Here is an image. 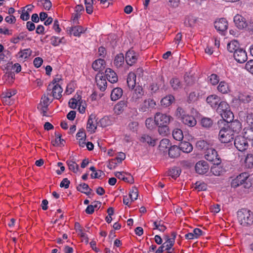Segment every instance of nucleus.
Here are the masks:
<instances>
[{
  "mask_svg": "<svg viewBox=\"0 0 253 253\" xmlns=\"http://www.w3.org/2000/svg\"><path fill=\"white\" fill-rule=\"evenodd\" d=\"M138 57V53L133 50H129L126 54L125 60L128 65L131 66L136 62Z\"/></svg>",
  "mask_w": 253,
  "mask_h": 253,
  "instance_id": "obj_10",
  "label": "nucleus"
},
{
  "mask_svg": "<svg viewBox=\"0 0 253 253\" xmlns=\"http://www.w3.org/2000/svg\"><path fill=\"white\" fill-rule=\"evenodd\" d=\"M47 90H52V96L55 99H59L62 96L61 93L63 91V89L58 84H56L53 86L49 84L47 87Z\"/></svg>",
  "mask_w": 253,
  "mask_h": 253,
  "instance_id": "obj_9",
  "label": "nucleus"
},
{
  "mask_svg": "<svg viewBox=\"0 0 253 253\" xmlns=\"http://www.w3.org/2000/svg\"><path fill=\"white\" fill-rule=\"evenodd\" d=\"M81 99V97L78 95L77 99L72 98L69 102V106L72 109H75L77 108V104L80 103V101Z\"/></svg>",
  "mask_w": 253,
  "mask_h": 253,
  "instance_id": "obj_48",
  "label": "nucleus"
},
{
  "mask_svg": "<svg viewBox=\"0 0 253 253\" xmlns=\"http://www.w3.org/2000/svg\"><path fill=\"white\" fill-rule=\"evenodd\" d=\"M127 107V101L121 100L117 103L114 107L115 113L117 115L122 114Z\"/></svg>",
  "mask_w": 253,
  "mask_h": 253,
  "instance_id": "obj_21",
  "label": "nucleus"
},
{
  "mask_svg": "<svg viewBox=\"0 0 253 253\" xmlns=\"http://www.w3.org/2000/svg\"><path fill=\"white\" fill-rule=\"evenodd\" d=\"M105 61L102 59H98L94 61L92 67L95 71L102 70L105 68Z\"/></svg>",
  "mask_w": 253,
  "mask_h": 253,
  "instance_id": "obj_27",
  "label": "nucleus"
},
{
  "mask_svg": "<svg viewBox=\"0 0 253 253\" xmlns=\"http://www.w3.org/2000/svg\"><path fill=\"white\" fill-rule=\"evenodd\" d=\"M234 22L236 27L239 29H245L247 26L246 19L241 15H236L234 17Z\"/></svg>",
  "mask_w": 253,
  "mask_h": 253,
  "instance_id": "obj_18",
  "label": "nucleus"
},
{
  "mask_svg": "<svg viewBox=\"0 0 253 253\" xmlns=\"http://www.w3.org/2000/svg\"><path fill=\"white\" fill-rule=\"evenodd\" d=\"M245 68L249 72L253 74V60H251L247 62Z\"/></svg>",
  "mask_w": 253,
  "mask_h": 253,
  "instance_id": "obj_62",
  "label": "nucleus"
},
{
  "mask_svg": "<svg viewBox=\"0 0 253 253\" xmlns=\"http://www.w3.org/2000/svg\"><path fill=\"white\" fill-rule=\"evenodd\" d=\"M115 175L119 179H121L129 183H133L134 180L133 177L130 174L124 172L117 171L115 173Z\"/></svg>",
  "mask_w": 253,
  "mask_h": 253,
  "instance_id": "obj_19",
  "label": "nucleus"
},
{
  "mask_svg": "<svg viewBox=\"0 0 253 253\" xmlns=\"http://www.w3.org/2000/svg\"><path fill=\"white\" fill-rule=\"evenodd\" d=\"M97 119L96 116L94 114H91L88 118L86 128L88 131L91 133L95 132L97 128V126L98 123L97 122Z\"/></svg>",
  "mask_w": 253,
  "mask_h": 253,
  "instance_id": "obj_11",
  "label": "nucleus"
},
{
  "mask_svg": "<svg viewBox=\"0 0 253 253\" xmlns=\"http://www.w3.org/2000/svg\"><path fill=\"white\" fill-rule=\"evenodd\" d=\"M201 125L203 127L209 128L212 126L213 121L210 118L204 117L201 120Z\"/></svg>",
  "mask_w": 253,
  "mask_h": 253,
  "instance_id": "obj_38",
  "label": "nucleus"
},
{
  "mask_svg": "<svg viewBox=\"0 0 253 253\" xmlns=\"http://www.w3.org/2000/svg\"><path fill=\"white\" fill-rule=\"evenodd\" d=\"M136 78V75L134 73L130 72L128 74L127 78V84L129 89H132L135 86Z\"/></svg>",
  "mask_w": 253,
  "mask_h": 253,
  "instance_id": "obj_24",
  "label": "nucleus"
},
{
  "mask_svg": "<svg viewBox=\"0 0 253 253\" xmlns=\"http://www.w3.org/2000/svg\"><path fill=\"white\" fill-rule=\"evenodd\" d=\"M77 189L78 191L84 193L87 195L90 194L92 191L91 189L89 188L88 185L85 183L79 184L77 187Z\"/></svg>",
  "mask_w": 253,
  "mask_h": 253,
  "instance_id": "obj_31",
  "label": "nucleus"
},
{
  "mask_svg": "<svg viewBox=\"0 0 253 253\" xmlns=\"http://www.w3.org/2000/svg\"><path fill=\"white\" fill-rule=\"evenodd\" d=\"M169 6L175 8L177 7L180 3V0H167Z\"/></svg>",
  "mask_w": 253,
  "mask_h": 253,
  "instance_id": "obj_59",
  "label": "nucleus"
},
{
  "mask_svg": "<svg viewBox=\"0 0 253 253\" xmlns=\"http://www.w3.org/2000/svg\"><path fill=\"white\" fill-rule=\"evenodd\" d=\"M198 98V96L196 92H192L189 94L187 101L189 103H192L197 101Z\"/></svg>",
  "mask_w": 253,
  "mask_h": 253,
  "instance_id": "obj_56",
  "label": "nucleus"
},
{
  "mask_svg": "<svg viewBox=\"0 0 253 253\" xmlns=\"http://www.w3.org/2000/svg\"><path fill=\"white\" fill-rule=\"evenodd\" d=\"M214 27L217 31L223 32L227 29V21L225 18H220L214 22Z\"/></svg>",
  "mask_w": 253,
  "mask_h": 253,
  "instance_id": "obj_14",
  "label": "nucleus"
},
{
  "mask_svg": "<svg viewBox=\"0 0 253 253\" xmlns=\"http://www.w3.org/2000/svg\"><path fill=\"white\" fill-rule=\"evenodd\" d=\"M171 86L174 90H177L181 87V83L178 78H173L170 80Z\"/></svg>",
  "mask_w": 253,
  "mask_h": 253,
  "instance_id": "obj_40",
  "label": "nucleus"
},
{
  "mask_svg": "<svg viewBox=\"0 0 253 253\" xmlns=\"http://www.w3.org/2000/svg\"><path fill=\"white\" fill-rule=\"evenodd\" d=\"M216 112L219 113L222 120L229 121L231 122L234 117L233 113L231 111L230 107L227 103L224 101H221L216 108Z\"/></svg>",
  "mask_w": 253,
  "mask_h": 253,
  "instance_id": "obj_3",
  "label": "nucleus"
},
{
  "mask_svg": "<svg viewBox=\"0 0 253 253\" xmlns=\"http://www.w3.org/2000/svg\"><path fill=\"white\" fill-rule=\"evenodd\" d=\"M50 41L51 44L54 46L59 45L60 43L65 42V39L63 37L60 39L58 37L52 36L50 39Z\"/></svg>",
  "mask_w": 253,
  "mask_h": 253,
  "instance_id": "obj_44",
  "label": "nucleus"
},
{
  "mask_svg": "<svg viewBox=\"0 0 253 253\" xmlns=\"http://www.w3.org/2000/svg\"><path fill=\"white\" fill-rule=\"evenodd\" d=\"M243 136L246 140L252 141L253 140V127H245Z\"/></svg>",
  "mask_w": 253,
  "mask_h": 253,
  "instance_id": "obj_33",
  "label": "nucleus"
},
{
  "mask_svg": "<svg viewBox=\"0 0 253 253\" xmlns=\"http://www.w3.org/2000/svg\"><path fill=\"white\" fill-rule=\"evenodd\" d=\"M180 120L184 124L191 127L195 126L197 123L195 118L188 114H186L184 117H182Z\"/></svg>",
  "mask_w": 253,
  "mask_h": 253,
  "instance_id": "obj_22",
  "label": "nucleus"
},
{
  "mask_svg": "<svg viewBox=\"0 0 253 253\" xmlns=\"http://www.w3.org/2000/svg\"><path fill=\"white\" fill-rule=\"evenodd\" d=\"M249 174L247 172H243L238 175L235 178L233 179L231 182V186L233 188H237L239 186L246 183Z\"/></svg>",
  "mask_w": 253,
  "mask_h": 253,
  "instance_id": "obj_7",
  "label": "nucleus"
},
{
  "mask_svg": "<svg viewBox=\"0 0 253 253\" xmlns=\"http://www.w3.org/2000/svg\"><path fill=\"white\" fill-rule=\"evenodd\" d=\"M208 82L212 85H215L218 84L219 81L218 76L214 74H211L208 77Z\"/></svg>",
  "mask_w": 253,
  "mask_h": 253,
  "instance_id": "obj_54",
  "label": "nucleus"
},
{
  "mask_svg": "<svg viewBox=\"0 0 253 253\" xmlns=\"http://www.w3.org/2000/svg\"><path fill=\"white\" fill-rule=\"evenodd\" d=\"M184 81L188 85H191L194 83V78L189 75L184 76Z\"/></svg>",
  "mask_w": 253,
  "mask_h": 253,
  "instance_id": "obj_63",
  "label": "nucleus"
},
{
  "mask_svg": "<svg viewBox=\"0 0 253 253\" xmlns=\"http://www.w3.org/2000/svg\"><path fill=\"white\" fill-rule=\"evenodd\" d=\"M218 90L222 93H227L229 91L228 84L225 82H220L217 86Z\"/></svg>",
  "mask_w": 253,
  "mask_h": 253,
  "instance_id": "obj_37",
  "label": "nucleus"
},
{
  "mask_svg": "<svg viewBox=\"0 0 253 253\" xmlns=\"http://www.w3.org/2000/svg\"><path fill=\"white\" fill-rule=\"evenodd\" d=\"M229 121L220 120L217 122V125L221 128L218 134V138L222 143H228L234 139V133L229 128Z\"/></svg>",
  "mask_w": 253,
  "mask_h": 253,
  "instance_id": "obj_1",
  "label": "nucleus"
},
{
  "mask_svg": "<svg viewBox=\"0 0 253 253\" xmlns=\"http://www.w3.org/2000/svg\"><path fill=\"white\" fill-rule=\"evenodd\" d=\"M32 50L30 48H27L21 50L18 54L19 57L26 59L30 56Z\"/></svg>",
  "mask_w": 253,
  "mask_h": 253,
  "instance_id": "obj_47",
  "label": "nucleus"
},
{
  "mask_svg": "<svg viewBox=\"0 0 253 253\" xmlns=\"http://www.w3.org/2000/svg\"><path fill=\"white\" fill-rule=\"evenodd\" d=\"M172 120L173 118L170 116L160 112L156 113L154 117V121L157 125H169Z\"/></svg>",
  "mask_w": 253,
  "mask_h": 253,
  "instance_id": "obj_5",
  "label": "nucleus"
},
{
  "mask_svg": "<svg viewBox=\"0 0 253 253\" xmlns=\"http://www.w3.org/2000/svg\"><path fill=\"white\" fill-rule=\"evenodd\" d=\"M66 163L68 166L69 169L74 173H77L79 169V165L72 160H68Z\"/></svg>",
  "mask_w": 253,
  "mask_h": 253,
  "instance_id": "obj_39",
  "label": "nucleus"
},
{
  "mask_svg": "<svg viewBox=\"0 0 253 253\" xmlns=\"http://www.w3.org/2000/svg\"><path fill=\"white\" fill-rule=\"evenodd\" d=\"M181 173V169L178 167H173L169 171L168 174L173 179L178 177Z\"/></svg>",
  "mask_w": 253,
  "mask_h": 253,
  "instance_id": "obj_36",
  "label": "nucleus"
},
{
  "mask_svg": "<svg viewBox=\"0 0 253 253\" xmlns=\"http://www.w3.org/2000/svg\"><path fill=\"white\" fill-rule=\"evenodd\" d=\"M138 195V191L136 187H132L129 192V197L131 201H133L137 199Z\"/></svg>",
  "mask_w": 253,
  "mask_h": 253,
  "instance_id": "obj_53",
  "label": "nucleus"
},
{
  "mask_svg": "<svg viewBox=\"0 0 253 253\" xmlns=\"http://www.w3.org/2000/svg\"><path fill=\"white\" fill-rule=\"evenodd\" d=\"M55 136L56 138L54 140L52 141L51 142L53 146H58L59 144L58 143V139H59L60 143L61 145H63V142H64V140L61 138L62 135L57 131L55 132Z\"/></svg>",
  "mask_w": 253,
  "mask_h": 253,
  "instance_id": "obj_50",
  "label": "nucleus"
},
{
  "mask_svg": "<svg viewBox=\"0 0 253 253\" xmlns=\"http://www.w3.org/2000/svg\"><path fill=\"white\" fill-rule=\"evenodd\" d=\"M178 147L180 150L187 153L191 152L193 150L192 144L187 141L181 142Z\"/></svg>",
  "mask_w": 253,
  "mask_h": 253,
  "instance_id": "obj_28",
  "label": "nucleus"
},
{
  "mask_svg": "<svg viewBox=\"0 0 253 253\" xmlns=\"http://www.w3.org/2000/svg\"><path fill=\"white\" fill-rule=\"evenodd\" d=\"M158 126V132L160 134L166 136L169 133V127L168 125H157Z\"/></svg>",
  "mask_w": 253,
  "mask_h": 253,
  "instance_id": "obj_43",
  "label": "nucleus"
},
{
  "mask_svg": "<svg viewBox=\"0 0 253 253\" xmlns=\"http://www.w3.org/2000/svg\"><path fill=\"white\" fill-rule=\"evenodd\" d=\"M169 140L168 139H163L161 140L159 145L160 149L165 152V149L169 148Z\"/></svg>",
  "mask_w": 253,
  "mask_h": 253,
  "instance_id": "obj_49",
  "label": "nucleus"
},
{
  "mask_svg": "<svg viewBox=\"0 0 253 253\" xmlns=\"http://www.w3.org/2000/svg\"><path fill=\"white\" fill-rule=\"evenodd\" d=\"M180 150L176 146H171L169 149V155L170 158H175L178 157L179 155Z\"/></svg>",
  "mask_w": 253,
  "mask_h": 253,
  "instance_id": "obj_34",
  "label": "nucleus"
},
{
  "mask_svg": "<svg viewBox=\"0 0 253 253\" xmlns=\"http://www.w3.org/2000/svg\"><path fill=\"white\" fill-rule=\"evenodd\" d=\"M85 30L84 28L80 26H75L70 28V33H72L74 36L80 37L82 33H84Z\"/></svg>",
  "mask_w": 253,
  "mask_h": 253,
  "instance_id": "obj_32",
  "label": "nucleus"
},
{
  "mask_svg": "<svg viewBox=\"0 0 253 253\" xmlns=\"http://www.w3.org/2000/svg\"><path fill=\"white\" fill-rule=\"evenodd\" d=\"M103 77L102 76L99 80L97 81V84L100 88V90L103 91L106 89L107 87V82L105 79H102Z\"/></svg>",
  "mask_w": 253,
  "mask_h": 253,
  "instance_id": "obj_46",
  "label": "nucleus"
},
{
  "mask_svg": "<svg viewBox=\"0 0 253 253\" xmlns=\"http://www.w3.org/2000/svg\"><path fill=\"white\" fill-rule=\"evenodd\" d=\"M42 59L39 57L35 58L33 61L34 65L36 68L40 67L42 65Z\"/></svg>",
  "mask_w": 253,
  "mask_h": 253,
  "instance_id": "obj_64",
  "label": "nucleus"
},
{
  "mask_svg": "<svg viewBox=\"0 0 253 253\" xmlns=\"http://www.w3.org/2000/svg\"><path fill=\"white\" fill-rule=\"evenodd\" d=\"M99 123L102 127H105L111 124V121L108 117H104L99 121Z\"/></svg>",
  "mask_w": 253,
  "mask_h": 253,
  "instance_id": "obj_57",
  "label": "nucleus"
},
{
  "mask_svg": "<svg viewBox=\"0 0 253 253\" xmlns=\"http://www.w3.org/2000/svg\"><path fill=\"white\" fill-rule=\"evenodd\" d=\"M195 188L199 191H205L207 188V185L206 183L204 182L201 183L199 182H197L195 183Z\"/></svg>",
  "mask_w": 253,
  "mask_h": 253,
  "instance_id": "obj_58",
  "label": "nucleus"
},
{
  "mask_svg": "<svg viewBox=\"0 0 253 253\" xmlns=\"http://www.w3.org/2000/svg\"><path fill=\"white\" fill-rule=\"evenodd\" d=\"M206 101L211 108L216 109L222 100L217 95L213 94L209 95L207 98Z\"/></svg>",
  "mask_w": 253,
  "mask_h": 253,
  "instance_id": "obj_15",
  "label": "nucleus"
},
{
  "mask_svg": "<svg viewBox=\"0 0 253 253\" xmlns=\"http://www.w3.org/2000/svg\"><path fill=\"white\" fill-rule=\"evenodd\" d=\"M253 98V96L248 94H240L238 96L239 100L244 103H249Z\"/></svg>",
  "mask_w": 253,
  "mask_h": 253,
  "instance_id": "obj_45",
  "label": "nucleus"
},
{
  "mask_svg": "<svg viewBox=\"0 0 253 253\" xmlns=\"http://www.w3.org/2000/svg\"><path fill=\"white\" fill-rule=\"evenodd\" d=\"M124 54L119 53L116 55L114 60V64L117 68H120L124 64Z\"/></svg>",
  "mask_w": 253,
  "mask_h": 253,
  "instance_id": "obj_30",
  "label": "nucleus"
},
{
  "mask_svg": "<svg viewBox=\"0 0 253 253\" xmlns=\"http://www.w3.org/2000/svg\"><path fill=\"white\" fill-rule=\"evenodd\" d=\"M186 114L185 110L181 107H178L175 112V116L180 120Z\"/></svg>",
  "mask_w": 253,
  "mask_h": 253,
  "instance_id": "obj_51",
  "label": "nucleus"
},
{
  "mask_svg": "<svg viewBox=\"0 0 253 253\" xmlns=\"http://www.w3.org/2000/svg\"><path fill=\"white\" fill-rule=\"evenodd\" d=\"M227 48L229 52L234 54L240 48L239 43L237 41H232L227 44Z\"/></svg>",
  "mask_w": 253,
  "mask_h": 253,
  "instance_id": "obj_25",
  "label": "nucleus"
},
{
  "mask_svg": "<svg viewBox=\"0 0 253 253\" xmlns=\"http://www.w3.org/2000/svg\"><path fill=\"white\" fill-rule=\"evenodd\" d=\"M166 243L165 244V250L167 251L168 253H173V251H174V249H172V251H170L172 247L174 245V241L173 240H169V237L168 236H166Z\"/></svg>",
  "mask_w": 253,
  "mask_h": 253,
  "instance_id": "obj_41",
  "label": "nucleus"
},
{
  "mask_svg": "<svg viewBox=\"0 0 253 253\" xmlns=\"http://www.w3.org/2000/svg\"><path fill=\"white\" fill-rule=\"evenodd\" d=\"M246 119H245L247 124L253 127V113L247 112L246 114Z\"/></svg>",
  "mask_w": 253,
  "mask_h": 253,
  "instance_id": "obj_52",
  "label": "nucleus"
},
{
  "mask_svg": "<svg viewBox=\"0 0 253 253\" xmlns=\"http://www.w3.org/2000/svg\"><path fill=\"white\" fill-rule=\"evenodd\" d=\"M230 122H229V123ZM229 128L231 129L232 131V133L234 132L239 133L242 128V124L238 120H235L231 122L230 124H229Z\"/></svg>",
  "mask_w": 253,
  "mask_h": 253,
  "instance_id": "obj_26",
  "label": "nucleus"
},
{
  "mask_svg": "<svg viewBox=\"0 0 253 253\" xmlns=\"http://www.w3.org/2000/svg\"><path fill=\"white\" fill-rule=\"evenodd\" d=\"M175 98L172 95H169L163 98L161 101V105L164 107L169 106L174 101Z\"/></svg>",
  "mask_w": 253,
  "mask_h": 253,
  "instance_id": "obj_29",
  "label": "nucleus"
},
{
  "mask_svg": "<svg viewBox=\"0 0 253 253\" xmlns=\"http://www.w3.org/2000/svg\"><path fill=\"white\" fill-rule=\"evenodd\" d=\"M234 58L238 63H244L248 59L247 52L243 48H240L234 54Z\"/></svg>",
  "mask_w": 253,
  "mask_h": 253,
  "instance_id": "obj_12",
  "label": "nucleus"
},
{
  "mask_svg": "<svg viewBox=\"0 0 253 253\" xmlns=\"http://www.w3.org/2000/svg\"><path fill=\"white\" fill-rule=\"evenodd\" d=\"M139 140L143 143H147L149 146H154L156 145L157 139L149 134H143L140 137Z\"/></svg>",
  "mask_w": 253,
  "mask_h": 253,
  "instance_id": "obj_17",
  "label": "nucleus"
},
{
  "mask_svg": "<svg viewBox=\"0 0 253 253\" xmlns=\"http://www.w3.org/2000/svg\"><path fill=\"white\" fill-rule=\"evenodd\" d=\"M144 92L142 87L140 85L136 86L132 94L130 100L133 102L137 103L144 95Z\"/></svg>",
  "mask_w": 253,
  "mask_h": 253,
  "instance_id": "obj_13",
  "label": "nucleus"
},
{
  "mask_svg": "<svg viewBox=\"0 0 253 253\" xmlns=\"http://www.w3.org/2000/svg\"><path fill=\"white\" fill-rule=\"evenodd\" d=\"M105 175L103 171L98 170L95 171L94 173L91 174L90 176L92 178H100L102 175Z\"/></svg>",
  "mask_w": 253,
  "mask_h": 253,
  "instance_id": "obj_61",
  "label": "nucleus"
},
{
  "mask_svg": "<svg viewBox=\"0 0 253 253\" xmlns=\"http://www.w3.org/2000/svg\"><path fill=\"white\" fill-rule=\"evenodd\" d=\"M172 136L173 138L177 141H181L183 138L182 131L178 128H175L173 130Z\"/></svg>",
  "mask_w": 253,
  "mask_h": 253,
  "instance_id": "obj_42",
  "label": "nucleus"
},
{
  "mask_svg": "<svg viewBox=\"0 0 253 253\" xmlns=\"http://www.w3.org/2000/svg\"><path fill=\"white\" fill-rule=\"evenodd\" d=\"M161 87H162V88H164L165 87V81L163 76H161L159 78L157 83L151 84L149 88L151 93H154L158 91Z\"/></svg>",
  "mask_w": 253,
  "mask_h": 253,
  "instance_id": "obj_16",
  "label": "nucleus"
},
{
  "mask_svg": "<svg viewBox=\"0 0 253 253\" xmlns=\"http://www.w3.org/2000/svg\"><path fill=\"white\" fill-rule=\"evenodd\" d=\"M40 1L46 10H49L51 7L52 3L49 0H40Z\"/></svg>",
  "mask_w": 253,
  "mask_h": 253,
  "instance_id": "obj_60",
  "label": "nucleus"
},
{
  "mask_svg": "<svg viewBox=\"0 0 253 253\" xmlns=\"http://www.w3.org/2000/svg\"><path fill=\"white\" fill-rule=\"evenodd\" d=\"M209 168L210 167L207 162L204 160H201L196 164L195 169L197 173L204 174L208 171Z\"/></svg>",
  "mask_w": 253,
  "mask_h": 253,
  "instance_id": "obj_8",
  "label": "nucleus"
},
{
  "mask_svg": "<svg viewBox=\"0 0 253 253\" xmlns=\"http://www.w3.org/2000/svg\"><path fill=\"white\" fill-rule=\"evenodd\" d=\"M234 146L239 151L243 152L248 149L249 144L243 136L239 135L234 139Z\"/></svg>",
  "mask_w": 253,
  "mask_h": 253,
  "instance_id": "obj_6",
  "label": "nucleus"
},
{
  "mask_svg": "<svg viewBox=\"0 0 253 253\" xmlns=\"http://www.w3.org/2000/svg\"><path fill=\"white\" fill-rule=\"evenodd\" d=\"M123 89L120 87L114 88L111 92L110 98L112 101H116L120 99L123 95Z\"/></svg>",
  "mask_w": 253,
  "mask_h": 253,
  "instance_id": "obj_23",
  "label": "nucleus"
},
{
  "mask_svg": "<svg viewBox=\"0 0 253 253\" xmlns=\"http://www.w3.org/2000/svg\"><path fill=\"white\" fill-rule=\"evenodd\" d=\"M238 219L243 226H251L253 223V212L247 209H242L237 212Z\"/></svg>",
  "mask_w": 253,
  "mask_h": 253,
  "instance_id": "obj_2",
  "label": "nucleus"
},
{
  "mask_svg": "<svg viewBox=\"0 0 253 253\" xmlns=\"http://www.w3.org/2000/svg\"><path fill=\"white\" fill-rule=\"evenodd\" d=\"M208 144L205 140H199L196 143V147L200 150H207Z\"/></svg>",
  "mask_w": 253,
  "mask_h": 253,
  "instance_id": "obj_55",
  "label": "nucleus"
},
{
  "mask_svg": "<svg viewBox=\"0 0 253 253\" xmlns=\"http://www.w3.org/2000/svg\"><path fill=\"white\" fill-rule=\"evenodd\" d=\"M205 158L207 160L212 162L214 165L218 166L221 163V160L217 154V152L212 148L207 149Z\"/></svg>",
  "mask_w": 253,
  "mask_h": 253,
  "instance_id": "obj_4",
  "label": "nucleus"
},
{
  "mask_svg": "<svg viewBox=\"0 0 253 253\" xmlns=\"http://www.w3.org/2000/svg\"><path fill=\"white\" fill-rule=\"evenodd\" d=\"M105 76L108 81L111 83H115L118 81V76L116 73L111 68L106 69Z\"/></svg>",
  "mask_w": 253,
  "mask_h": 253,
  "instance_id": "obj_20",
  "label": "nucleus"
},
{
  "mask_svg": "<svg viewBox=\"0 0 253 253\" xmlns=\"http://www.w3.org/2000/svg\"><path fill=\"white\" fill-rule=\"evenodd\" d=\"M245 166L246 168H253V153L248 154L245 160Z\"/></svg>",
  "mask_w": 253,
  "mask_h": 253,
  "instance_id": "obj_35",
  "label": "nucleus"
}]
</instances>
